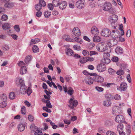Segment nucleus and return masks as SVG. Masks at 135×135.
<instances>
[{
  "mask_svg": "<svg viewBox=\"0 0 135 135\" xmlns=\"http://www.w3.org/2000/svg\"><path fill=\"white\" fill-rule=\"evenodd\" d=\"M126 133L127 135H129L131 133V129L130 126H127L126 128Z\"/></svg>",
  "mask_w": 135,
  "mask_h": 135,
  "instance_id": "c756f323",
  "label": "nucleus"
},
{
  "mask_svg": "<svg viewBox=\"0 0 135 135\" xmlns=\"http://www.w3.org/2000/svg\"><path fill=\"white\" fill-rule=\"evenodd\" d=\"M108 72L111 74H113L115 72L114 70L111 68H109L108 69Z\"/></svg>",
  "mask_w": 135,
  "mask_h": 135,
  "instance_id": "5fc2aeb1",
  "label": "nucleus"
},
{
  "mask_svg": "<svg viewBox=\"0 0 135 135\" xmlns=\"http://www.w3.org/2000/svg\"><path fill=\"white\" fill-rule=\"evenodd\" d=\"M4 6L6 8H9L13 7L14 4L12 3H7L4 4Z\"/></svg>",
  "mask_w": 135,
  "mask_h": 135,
  "instance_id": "cd10ccee",
  "label": "nucleus"
},
{
  "mask_svg": "<svg viewBox=\"0 0 135 135\" xmlns=\"http://www.w3.org/2000/svg\"><path fill=\"white\" fill-rule=\"evenodd\" d=\"M70 89H69L68 91V94L70 95H72L74 93V90L71 87H70Z\"/></svg>",
  "mask_w": 135,
  "mask_h": 135,
  "instance_id": "a19ab883",
  "label": "nucleus"
},
{
  "mask_svg": "<svg viewBox=\"0 0 135 135\" xmlns=\"http://www.w3.org/2000/svg\"><path fill=\"white\" fill-rule=\"evenodd\" d=\"M84 81L87 84L91 85L93 84L94 80L93 79V78H92L87 77L85 78Z\"/></svg>",
  "mask_w": 135,
  "mask_h": 135,
  "instance_id": "f8f14e48",
  "label": "nucleus"
},
{
  "mask_svg": "<svg viewBox=\"0 0 135 135\" xmlns=\"http://www.w3.org/2000/svg\"><path fill=\"white\" fill-rule=\"evenodd\" d=\"M111 102L109 100H104L103 103V105L105 107H110L111 106Z\"/></svg>",
  "mask_w": 135,
  "mask_h": 135,
  "instance_id": "412c9836",
  "label": "nucleus"
},
{
  "mask_svg": "<svg viewBox=\"0 0 135 135\" xmlns=\"http://www.w3.org/2000/svg\"><path fill=\"white\" fill-rule=\"evenodd\" d=\"M32 90L31 89V88L29 87L28 88L27 91H26L24 90H23V91H22V94H24V92L26 93L27 94L28 96L30 95L31 93L32 92Z\"/></svg>",
  "mask_w": 135,
  "mask_h": 135,
  "instance_id": "b1692460",
  "label": "nucleus"
},
{
  "mask_svg": "<svg viewBox=\"0 0 135 135\" xmlns=\"http://www.w3.org/2000/svg\"><path fill=\"white\" fill-rule=\"evenodd\" d=\"M101 35L105 37H108L111 34L110 30L108 29H105L102 31L101 33Z\"/></svg>",
  "mask_w": 135,
  "mask_h": 135,
  "instance_id": "423d86ee",
  "label": "nucleus"
},
{
  "mask_svg": "<svg viewBox=\"0 0 135 135\" xmlns=\"http://www.w3.org/2000/svg\"><path fill=\"white\" fill-rule=\"evenodd\" d=\"M131 31L129 29L127 31L126 35L127 37H129L131 35Z\"/></svg>",
  "mask_w": 135,
  "mask_h": 135,
  "instance_id": "680f3d73",
  "label": "nucleus"
},
{
  "mask_svg": "<svg viewBox=\"0 0 135 135\" xmlns=\"http://www.w3.org/2000/svg\"><path fill=\"white\" fill-rule=\"evenodd\" d=\"M114 98L116 100H119L121 99V97L119 95L117 94L115 95Z\"/></svg>",
  "mask_w": 135,
  "mask_h": 135,
  "instance_id": "8fccbe9b",
  "label": "nucleus"
},
{
  "mask_svg": "<svg viewBox=\"0 0 135 135\" xmlns=\"http://www.w3.org/2000/svg\"><path fill=\"white\" fill-rule=\"evenodd\" d=\"M39 4L42 7H45L46 5V4L44 0H40Z\"/></svg>",
  "mask_w": 135,
  "mask_h": 135,
  "instance_id": "72a5a7b5",
  "label": "nucleus"
},
{
  "mask_svg": "<svg viewBox=\"0 0 135 135\" xmlns=\"http://www.w3.org/2000/svg\"><path fill=\"white\" fill-rule=\"evenodd\" d=\"M93 40L94 42H99L101 41V38L99 36H94L93 37Z\"/></svg>",
  "mask_w": 135,
  "mask_h": 135,
  "instance_id": "a878e982",
  "label": "nucleus"
},
{
  "mask_svg": "<svg viewBox=\"0 0 135 135\" xmlns=\"http://www.w3.org/2000/svg\"><path fill=\"white\" fill-rule=\"evenodd\" d=\"M74 98L73 97L69 101L70 105L69 107L71 109H73L74 107H76L78 105V102L75 100H74Z\"/></svg>",
  "mask_w": 135,
  "mask_h": 135,
  "instance_id": "7ed1b4c3",
  "label": "nucleus"
},
{
  "mask_svg": "<svg viewBox=\"0 0 135 135\" xmlns=\"http://www.w3.org/2000/svg\"><path fill=\"white\" fill-rule=\"evenodd\" d=\"M42 8V7L41 6L39 5L38 4H37L36 5L35 8L38 11H40L41 9Z\"/></svg>",
  "mask_w": 135,
  "mask_h": 135,
  "instance_id": "3c124183",
  "label": "nucleus"
},
{
  "mask_svg": "<svg viewBox=\"0 0 135 135\" xmlns=\"http://www.w3.org/2000/svg\"><path fill=\"white\" fill-rule=\"evenodd\" d=\"M2 27L4 30H9L10 28V25L8 23H6L2 25Z\"/></svg>",
  "mask_w": 135,
  "mask_h": 135,
  "instance_id": "4be33fe9",
  "label": "nucleus"
},
{
  "mask_svg": "<svg viewBox=\"0 0 135 135\" xmlns=\"http://www.w3.org/2000/svg\"><path fill=\"white\" fill-rule=\"evenodd\" d=\"M97 70L99 72H103L106 70L105 65L103 64H101L98 65L97 67Z\"/></svg>",
  "mask_w": 135,
  "mask_h": 135,
  "instance_id": "0eeeda50",
  "label": "nucleus"
},
{
  "mask_svg": "<svg viewBox=\"0 0 135 135\" xmlns=\"http://www.w3.org/2000/svg\"><path fill=\"white\" fill-rule=\"evenodd\" d=\"M14 28L15 30L17 32H19L20 31V28L18 25H16L14 26Z\"/></svg>",
  "mask_w": 135,
  "mask_h": 135,
  "instance_id": "de8ad7c7",
  "label": "nucleus"
},
{
  "mask_svg": "<svg viewBox=\"0 0 135 135\" xmlns=\"http://www.w3.org/2000/svg\"><path fill=\"white\" fill-rule=\"evenodd\" d=\"M117 129L119 133L122 131V126L120 124H119L117 126Z\"/></svg>",
  "mask_w": 135,
  "mask_h": 135,
  "instance_id": "ea45409f",
  "label": "nucleus"
},
{
  "mask_svg": "<svg viewBox=\"0 0 135 135\" xmlns=\"http://www.w3.org/2000/svg\"><path fill=\"white\" fill-rule=\"evenodd\" d=\"M96 89L99 92H102L104 90V89L102 88L97 86L95 87Z\"/></svg>",
  "mask_w": 135,
  "mask_h": 135,
  "instance_id": "a18cd8bd",
  "label": "nucleus"
},
{
  "mask_svg": "<svg viewBox=\"0 0 135 135\" xmlns=\"http://www.w3.org/2000/svg\"><path fill=\"white\" fill-rule=\"evenodd\" d=\"M51 13V12L50 11H47L44 13V15L45 17L47 18L50 15Z\"/></svg>",
  "mask_w": 135,
  "mask_h": 135,
  "instance_id": "c9c22d12",
  "label": "nucleus"
},
{
  "mask_svg": "<svg viewBox=\"0 0 135 135\" xmlns=\"http://www.w3.org/2000/svg\"><path fill=\"white\" fill-rule=\"evenodd\" d=\"M27 71V69L25 66H22L21 67L20 72V74L23 75L26 74Z\"/></svg>",
  "mask_w": 135,
  "mask_h": 135,
  "instance_id": "f3484780",
  "label": "nucleus"
},
{
  "mask_svg": "<svg viewBox=\"0 0 135 135\" xmlns=\"http://www.w3.org/2000/svg\"><path fill=\"white\" fill-rule=\"evenodd\" d=\"M42 109L44 110L48 113H50L51 112V110L50 109L48 108L47 107H43Z\"/></svg>",
  "mask_w": 135,
  "mask_h": 135,
  "instance_id": "13d9d810",
  "label": "nucleus"
},
{
  "mask_svg": "<svg viewBox=\"0 0 135 135\" xmlns=\"http://www.w3.org/2000/svg\"><path fill=\"white\" fill-rule=\"evenodd\" d=\"M74 49L77 50H81V47L80 46L78 45H74L73 46Z\"/></svg>",
  "mask_w": 135,
  "mask_h": 135,
  "instance_id": "6e6d98bb",
  "label": "nucleus"
},
{
  "mask_svg": "<svg viewBox=\"0 0 135 135\" xmlns=\"http://www.w3.org/2000/svg\"><path fill=\"white\" fill-rule=\"evenodd\" d=\"M115 120L118 123H122L124 121V117L121 115H118L115 117Z\"/></svg>",
  "mask_w": 135,
  "mask_h": 135,
  "instance_id": "1a4fd4ad",
  "label": "nucleus"
},
{
  "mask_svg": "<svg viewBox=\"0 0 135 135\" xmlns=\"http://www.w3.org/2000/svg\"><path fill=\"white\" fill-rule=\"evenodd\" d=\"M66 53L67 55L69 56H73L74 54L73 51L69 48H66Z\"/></svg>",
  "mask_w": 135,
  "mask_h": 135,
  "instance_id": "a211bd4d",
  "label": "nucleus"
},
{
  "mask_svg": "<svg viewBox=\"0 0 135 135\" xmlns=\"http://www.w3.org/2000/svg\"><path fill=\"white\" fill-rule=\"evenodd\" d=\"M93 79L94 81L98 82L101 83L103 82L104 79L103 78L101 77L100 76H97L93 77Z\"/></svg>",
  "mask_w": 135,
  "mask_h": 135,
  "instance_id": "ddd939ff",
  "label": "nucleus"
},
{
  "mask_svg": "<svg viewBox=\"0 0 135 135\" xmlns=\"http://www.w3.org/2000/svg\"><path fill=\"white\" fill-rule=\"evenodd\" d=\"M85 3L84 0H79L76 3V7L79 8H82L84 7Z\"/></svg>",
  "mask_w": 135,
  "mask_h": 135,
  "instance_id": "39448f33",
  "label": "nucleus"
},
{
  "mask_svg": "<svg viewBox=\"0 0 135 135\" xmlns=\"http://www.w3.org/2000/svg\"><path fill=\"white\" fill-rule=\"evenodd\" d=\"M115 52L117 54H121L123 52V49L120 47H118L115 50Z\"/></svg>",
  "mask_w": 135,
  "mask_h": 135,
  "instance_id": "aec40b11",
  "label": "nucleus"
},
{
  "mask_svg": "<svg viewBox=\"0 0 135 135\" xmlns=\"http://www.w3.org/2000/svg\"><path fill=\"white\" fill-rule=\"evenodd\" d=\"M124 71L122 70H120L117 72V74L118 75H123L124 74Z\"/></svg>",
  "mask_w": 135,
  "mask_h": 135,
  "instance_id": "58836bf2",
  "label": "nucleus"
},
{
  "mask_svg": "<svg viewBox=\"0 0 135 135\" xmlns=\"http://www.w3.org/2000/svg\"><path fill=\"white\" fill-rule=\"evenodd\" d=\"M127 84L125 83H122L120 84V87L117 86V90L121 91H124L126 90L127 88Z\"/></svg>",
  "mask_w": 135,
  "mask_h": 135,
  "instance_id": "20e7f679",
  "label": "nucleus"
},
{
  "mask_svg": "<svg viewBox=\"0 0 135 135\" xmlns=\"http://www.w3.org/2000/svg\"><path fill=\"white\" fill-rule=\"evenodd\" d=\"M114 17L115 18V19L114 20H112V22L111 23V25L113 27L112 28H114V29H116V27L115 26H114L115 25V23L116 21L118 20L117 18V15H114L113 16V18Z\"/></svg>",
  "mask_w": 135,
  "mask_h": 135,
  "instance_id": "6ab92c4d",
  "label": "nucleus"
},
{
  "mask_svg": "<svg viewBox=\"0 0 135 135\" xmlns=\"http://www.w3.org/2000/svg\"><path fill=\"white\" fill-rule=\"evenodd\" d=\"M30 128L32 131L31 132H32L34 131L35 132V131L37 129L38 127L35 126L33 124H32L31 125Z\"/></svg>",
  "mask_w": 135,
  "mask_h": 135,
  "instance_id": "bb28decb",
  "label": "nucleus"
},
{
  "mask_svg": "<svg viewBox=\"0 0 135 135\" xmlns=\"http://www.w3.org/2000/svg\"><path fill=\"white\" fill-rule=\"evenodd\" d=\"M26 109L25 107H23L21 109V113L22 114H25L26 113Z\"/></svg>",
  "mask_w": 135,
  "mask_h": 135,
  "instance_id": "864d4df0",
  "label": "nucleus"
},
{
  "mask_svg": "<svg viewBox=\"0 0 135 135\" xmlns=\"http://www.w3.org/2000/svg\"><path fill=\"white\" fill-rule=\"evenodd\" d=\"M18 79L19 80V83L18 84L17 83V84L18 86L21 87L20 91L21 93H22V90H26V87L25 84L24 79L22 78H20V77L18 78Z\"/></svg>",
  "mask_w": 135,
  "mask_h": 135,
  "instance_id": "f03ea898",
  "label": "nucleus"
},
{
  "mask_svg": "<svg viewBox=\"0 0 135 135\" xmlns=\"http://www.w3.org/2000/svg\"><path fill=\"white\" fill-rule=\"evenodd\" d=\"M67 5V3L65 1H63L61 2L60 3H59V8L62 10L65 9Z\"/></svg>",
  "mask_w": 135,
  "mask_h": 135,
  "instance_id": "2eb2a0df",
  "label": "nucleus"
},
{
  "mask_svg": "<svg viewBox=\"0 0 135 135\" xmlns=\"http://www.w3.org/2000/svg\"><path fill=\"white\" fill-rule=\"evenodd\" d=\"M107 135H117L114 132L111 131H108L106 133Z\"/></svg>",
  "mask_w": 135,
  "mask_h": 135,
  "instance_id": "4d7b16f0",
  "label": "nucleus"
},
{
  "mask_svg": "<svg viewBox=\"0 0 135 135\" xmlns=\"http://www.w3.org/2000/svg\"><path fill=\"white\" fill-rule=\"evenodd\" d=\"M82 53L84 56H86L89 54V52L86 50H84L83 51Z\"/></svg>",
  "mask_w": 135,
  "mask_h": 135,
  "instance_id": "e2e57ef3",
  "label": "nucleus"
},
{
  "mask_svg": "<svg viewBox=\"0 0 135 135\" xmlns=\"http://www.w3.org/2000/svg\"><path fill=\"white\" fill-rule=\"evenodd\" d=\"M73 32L75 36H79L81 35L80 31L78 27L74 28L73 29Z\"/></svg>",
  "mask_w": 135,
  "mask_h": 135,
  "instance_id": "4468645a",
  "label": "nucleus"
},
{
  "mask_svg": "<svg viewBox=\"0 0 135 135\" xmlns=\"http://www.w3.org/2000/svg\"><path fill=\"white\" fill-rule=\"evenodd\" d=\"M8 19V16L5 14L1 16V19L3 21H6Z\"/></svg>",
  "mask_w": 135,
  "mask_h": 135,
  "instance_id": "e433bc0d",
  "label": "nucleus"
},
{
  "mask_svg": "<svg viewBox=\"0 0 135 135\" xmlns=\"http://www.w3.org/2000/svg\"><path fill=\"white\" fill-rule=\"evenodd\" d=\"M32 56H27L25 60V62L26 64H28L31 61L32 59Z\"/></svg>",
  "mask_w": 135,
  "mask_h": 135,
  "instance_id": "5701e85b",
  "label": "nucleus"
},
{
  "mask_svg": "<svg viewBox=\"0 0 135 135\" xmlns=\"http://www.w3.org/2000/svg\"><path fill=\"white\" fill-rule=\"evenodd\" d=\"M75 40L76 41L80 44H81L83 42L82 40L80 38L77 37H75Z\"/></svg>",
  "mask_w": 135,
  "mask_h": 135,
  "instance_id": "c03bdc74",
  "label": "nucleus"
},
{
  "mask_svg": "<svg viewBox=\"0 0 135 135\" xmlns=\"http://www.w3.org/2000/svg\"><path fill=\"white\" fill-rule=\"evenodd\" d=\"M34 134L35 135H42L43 134L42 131L38 128L35 131Z\"/></svg>",
  "mask_w": 135,
  "mask_h": 135,
  "instance_id": "7c9ffc66",
  "label": "nucleus"
},
{
  "mask_svg": "<svg viewBox=\"0 0 135 135\" xmlns=\"http://www.w3.org/2000/svg\"><path fill=\"white\" fill-rule=\"evenodd\" d=\"M102 61L103 63L107 64L110 63V60L109 58H104Z\"/></svg>",
  "mask_w": 135,
  "mask_h": 135,
  "instance_id": "f704fd0d",
  "label": "nucleus"
},
{
  "mask_svg": "<svg viewBox=\"0 0 135 135\" xmlns=\"http://www.w3.org/2000/svg\"><path fill=\"white\" fill-rule=\"evenodd\" d=\"M98 54L97 52L95 51H90L89 52V55L90 56Z\"/></svg>",
  "mask_w": 135,
  "mask_h": 135,
  "instance_id": "bf43d9fd",
  "label": "nucleus"
},
{
  "mask_svg": "<svg viewBox=\"0 0 135 135\" xmlns=\"http://www.w3.org/2000/svg\"><path fill=\"white\" fill-rule=\"evenodd\" d=\"M91 31V33L94 35H97L99 33V31L95 26L92 27Z\"/></svg>",
  "mask_w": 135,
  "mask_h": 135,
  "instance_id": "dca6fc26",
  "label": "nucleus"
},
{
  "mask_svg": "<svg viewBox=\"0 0 135 135\" xmlns=\"http://www.w3.org/2000/svg\"><path fill=\"white\" fill-rule=\"evenodd\" d=\"M112 7V5L110 3L106 2L104 4L103 8L105 11H108Z\"/></svg>",
  "mask_w": 135,
  "mask_h": 135,
  "instance_id": "6e6552de",
  "label": "nucleus"
},
{
  "mask_svg": "<svg viewBox=\"0 0 135 135\" xmlns=\"http://www.w3.org/2000/svg\"><path fill=\"white\" fill-rule=\"evenodd\" d=\"M54 7L53 3H49L48 4V8L50 10H52L53 9Z\"/></svg>",
  "mask_w": 135,
  "mask_h": 135,
  "instance_id": "79ce46f5",
  "label": "nucleus"
},
{
  "mask_svg": "<svg viewBox=\"0 0 135 135\" xmlns=\"http://www.w3.org/2000/svg\"><path fill=\"white\" fill-rule=\"evenodd\" d=\"M2 49L4 51H7L9 49L8 46L7 45H4L2 47Z\"/></svg>",
  "mask_w": 135,
  "mask_h": 135,
  "instance_id": "09e8293b",
  "label": "nucleus"
},
{
  "mask_svg": "<svg viewBox=\"0 0 135 135\" xmlns=\"http://www.w3.org/2000/svg\"><path fill=\"white\" fill-rule=\"evenodd\" d=\"M27 126V123H21L18 126V130L20 132H22L24 131L25 128V127Z\"/></svg>",
  "mask_w": 135,
  "mask_h": 135,
  "instance_id": "9b49d317",
  "label": "nucleus"
},
{
  "mask_svg": "<svg viewBox=\"0 0 135 135\" xmlns=\"http://www.w3.org/2000/svg\"><path fill=\"white\" fill-rule=\"evenodd\" d=\"M32 51L35 53L39 51V49L37 46L34 45L32 47Z\"/></svg>",
  "mask_w": 135,
  "mask_h": 135,
  "instance_id": "473e14b6",
  "label": "nucleus"
},
{
  "mask_svg": "<svg viewBox=\"0 0 135 135\" xmlns=\"http://www.w3.org/2000/svg\"><path fill=\"white\" fill-rule=\"evenodd\" d=\"M42 15V13L41 11H38L36 13V15L38 17H40Z\"/></svg>",
  "mask_w": 135,
  "mask_h": 135,
  "instance_id": "69168bd1",
  "label": "nucleus"
},
{
  "mask_svg": "<svg viewBox=\"0 0 135 135\" xmlns=\"http://www.w3.org/2000/svg\"><path fill=\"white\" fill-rule=\"evenodd\" d=\"M9 97L11 100L14 99L16 97V95L14 93L11 92L9 94Z\"/></svg>",
  "mask_w": 135,
  "mask_h": 135,
  "instance_id": "393cba45",
  "label": "nucleus"
},
{
  "mask_svg": "<svg viewBox=\"0 0 135 135\" xmlns=\"http://www.w3.org/2000/svg\"><path fill=\"white\" fill-rule=\"evenodd\" d=\"M96 48L100 52H104L108 49L107 45L103 43H100L99 46H97Z\"/></svg>",
  "mask_w": 135,
  "mask_h": 135,
  "instance_id": "f257e3e1",
  "label": "nucleus"
},
{
  "mask_svg": "<svg viewBox=\"0 0 135 135\" xmlns=\"http://www.w3.org/2000/svg\"><path fill=\"white\" fill-rule=\"evenodd\" d=\"M86 57H84L83 58L80 59L79 60L81 64H84L86 62Z\"/></svg>",
  "mask_w": 135,
  "mask_h": 135,
  "instance_id": "2f4dec72",
  "label": "nucleus"
},
{
  "mask_svg": "<svg viewBox=\"0 0 135 135\" xmlns=\"http://www.w3.org/2000/svg\"><path fill=\"white\" fill-rule=\"evenodd\" d=\"M118 57L114 56L112 57L111 60L113 62H117L118 61Z\"/></svg>",
  "mask_w": 135,
  "mask_h": 135,
  "instance_id": "37998d69",
  "label": "nucleus"
},
{
  "mask_svg": "<svg viewBox=\"0 0 135 135\" xmlns=\"http://www.w3.org/2000/svg\"><path fill=\"white\" fill-rule=\"evenodd\" d=\"M46 107L47 108H51L52 107V106L51 105L50 101L49 100L46 103Z\"/></svg>",
  "mask_w": 135,
  "mask_h": 135,
  "instance_id": "49530a36",
  "label": "nucleus"
},
{
  "mask_svg": "<svg viewBox=\"0 0 135 135\" xmlns=\"http://www.w3.org/2000/svg\"><path fill=\"white\" fill-rule=\"evenodd\" d=\"M104 58H109L110 56L109 53H105L103 54Z\"/></svg>",
  "mask_w": 135,
  "mask_h": 135,
  "instance_id": "603ef678",
  "label": "nucleus"
},
{
  "mask_svg": "<svg viewBox=\"0 0 135 135\" xmlns=\"http://www.w3.org/2000/svg\"><path fill=\"white\" fill-rule=\"evenodd\" d=\"M59 0H53L52 3L55 7H57L58 6L59 4Z\"/></svg>",
  "mask_w": 135,
  "mask_h": 135,
  "instance_id": "c85d7f7f",
  "label": "nucleus"
},
{
  "mask_svg": "<svg viewBox=\"0 0 135 135\" xmlns=\"http://www.w3.org/2000/svg\"><path fill=\"white\" fill-rule=\"evenodd\" d=\"M43 125L44 127V129L45 130H47L48 128V126L47 124L45 123H43Z\"/></svg>",
  "mask_w": 135,
  "mask_h": 135,
  "instance_id": "774afa93",
  "label": "nucleus"
},
{
  "mask_svg": "<svg viewBox=\"0 0 135 135\" xmlns=\"http://www.w3.org/2000/svg\"><path fill=\"white\" fill-rule=\"evenodd\" d=\"M120 108L117 106H114L112 109V114L115 116L119 114Z\"/></svg>",
  "mask_w": 135,
  "mask_h": 135,
  "instance_id": "9d476101",
  "label": "nucleus"
},
{
  "mask_svg": "<svg viewBox=\"0 0 135 135\" xmlns=\"http://www.w3.org/2000/svg\"><path fill=\"white\" fill-rule=\"evenodd\" d=\"M28 119L30 122H32L34 119L33 117L31 115H29L28 117Z\"/></svg>",
  "mask_w": 135,
  "mask_h": 135,
  "instance_id": "052dcab7",
  "label": "nucleus"
},
{
  "mask_svg": "<svg viewBox=\"0 0 135 135\" xmlns=\"http://www.w3.org/2000/svg\"><path fill=\"white\" fill-rule=\"evenodd\" d=\"M127 79L128 82L129 83H131V79L130 75L129 74L127 75Z\"/></svg>",
  "mask_w": 135,
  "mask_h": 135,
  "instance_id": "338daca9",
  "label": "nucleus"
},
{
  "mask_svg": "<svg viewBox=\"0 0 135 135\" xmlns=\"http://www.w3.org/2000/svg\"><path fill=\"white\" fill-rule=\"evenodd\" d=\"M7 105V103L5 101H3L0 103V107L4 108L6 107Z\"/></svg>",
  "mask_w": 135,
  "mask_h": 135,
  "instance_id": "4c0bfd02",
  "label": "nucleus"
},
{
  "mask_svg": "<svg viewBox=\"0 0 135 135\" xmlns=\"http://www.w3.org/2000/svg\"><path fill=\"white\" fill-rule=\"evenodd\" d=\"M64 123L67 124L69 125L70 124V120L65 119L64 120Z\"/></svg>",
  "mask_w": 135,
  "mask_h": 135,
  "instance_id": "0e129e2a",
  "label": "nucleus"
}]
</instances>
